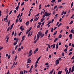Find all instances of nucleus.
<instances>
[{"instance_id": "2", "label": "nucleus", "mask_w": 74, "mask_h": 74, "mask_svg": "<svg viewBox=\"0 0 74 74\" xmlns=\"http://www.w3.org/2000/svg\"><path fill=\"white\" fill-rule=\"evenodd\" d=\"M31 59V58H29L27 60V63H30L31 61H32V60Z\"/></svg>"}, {"instance_id": "14", "label": "nucleus", "mask_w": 74, "mask_h": 74, "mask_svg": "<svg viewBox=\"0 0 74 74\" xmlns=\"http://www.w3.org/2000/svg\"><path fill=\"white\" fill-rule=\"evenodd\" d=\"M58 38H56L54 40V42H56V41L57 40H58Z\"/></svg>"}, {"instance_id": "27", "label": "nucleus", "mask_w": 74, "mask_h": 74, "mask_svg": "<svg viewBox=\"0 0 74 74\" xmlns=\"http://www.w3.org/2000/svg\"><path fill=\"white\" fill-rule=\"evenodd\" d=\"M32 54H33V53H31L29 54V55L28 56V57H29V56H31V55H32Z\"/></svg>"}, {"instance_id": "8", "label": "nucleus", "mask_w": 74, "mask_h": 74, "mask_svg": "<svg viewBox=\"0 0 74 74\" xmlns=\"http://www.w3.org/2000/svg\"><path fill=\"white\" fill-rule=\"evenodd\" d=\"M44 34H42L40 36H41L40 37V38H42V37H44Z\"/></svg>"}, {"instance_id": "58", "label": "nucleus", "mask_w": 74, "mask_h": 74, "mask_svg": "<svg viewBox=\"0 0 74 74\" xmlns=\"http://www.w3.org/2000/svg\"><path fill=\"white\" fill-rule=\"evenodd\" d=\"M23 28V26H21L20 27L19 29H22Z\"/></svg>"}, {"instance_id": "32", "label": "nucleus", "mask_w": 74, "mask_h": 74, "mask_svg": "<svg viewBox=\"0 0 74 74\" xmlns=\"http://www.w3.org/2000/svg\"><path fill=\"white\" fill-rule=\"evenodd\" d=\"M64 51H65V52H67V49L66 48L65 49H64Z\"/></svg>"}, {"instance_id": "54", "label": "nucleus", "mask_w": 74, "mask_h": 74, "mask_svg": "<svg viewBox=\"0 0 74 74\" xmlns=\"http://www.w3.org/2000/svg\"><path fill=\"white\" fill-rule=\"evenodd\" d=\"M9 71H8L6 74H11V73H9Z\"/></svg>"}, {"instance_id": "47", "label": "nucleus", "mask_w": 74, "mask_h": 74, "mask_svg": "<svg viewBox=\"0 0 74 74\" xmlns=\"http://www.w3.org/2000/svg\"><path fill=\"white\" fill-rule=\"evenodd\" d=\"M37 28H39V27H40V25H38L37 27Z\"/></svg>"}, {"instance_id": "18", "label": "nucleus", "mask_w": 74, "mask_h": 74, "mask_svg": "<svg viewBox=\"0 0 74 74\" xmlns=\"http://www.w3.org/2000/svg\"><path fill=\"white\" fill-rule=\"evenodd\" d=\"M54 70V69L52 70V71H51V72L49 73V74H51V73H52Z\"/></svg>"}, {"instance_id": "3", "label": "nucleus", "mask_w": 74, "mask_h": 74, "mask_svg": "<svg viewBox=\"0 0 74 74\" xmlns=\"http://www.w3.org/2000/svg\"><path fill=\"white\" fill-rule=\"evenodd\" d=\"M38 34L39 35V36H41L42 34V33L40 31L38 32Z\"/></svg>"}, {"instance_id": "21", "label": "nucleus", "mask_w": 74, "mask_h": 74, "mask_svg": "<svg viewBox=\"0 0 74 74\" xmlns=\"http://www.w3.org/2000/svg\"><path fill=\"white\" fill-rule=\"evenodd\" d=\"M30 32V30H28L27 31V32H26V34H28L29 32Z\"/></svg>"}, {"instance_id": "50", "label": "nucleus", "mask_w": 74, "mask_h": 74, "mask_svg": "<svg viewBox=\"0 0 74 74\" xmlns=\"http://www.w3.org/2000/svg\"><path fill=\"white\" fill-rule=\"evenodd\" d=\"M11 56V55H9L8 57V59H10V57Z\"/></svg>"}, {"instance_id": "30", "label": "nucleus", "mask_w": 74, "mask_h": 74, "mask_svg": "<svg viewBox=\"0 0 74 74\" xmlns=\"http://www.w3.org/2000/svg\"><path fill=\"white\" fill-rule=\"evenodd\" d=\"M40 13L38 14L36 16H35V17H36V16H39V15H40Z\"/></svg>"}, {"instance_id": "55", "label": "nucleus", "mask_w": 74, "mask_h": 74, "mask_svg": "<svg viewBox=\"0 0 74 74\" xmlns=\"http://www.w3.org/2000/svg\"><path fill=\"white\" fill-rule=\"evenodd\" d=\"M22 44V43H21V42H20L19 43V44L18 45V47H20V46H21V44Z\"/></svg>"}, {"instance_id": "5", "label": "nucleus", "mask_w": 74, "mask_h": 74, "mask_svg": "<svg viewBox=\"0 0 74 74\" xmlns=\"http://www.w3.org/2000/svg\"><path fill=\"white\" fill-rule=\"evenodd\" d=\"M74 71V65L72 67V70H71V73H73Z\"/></svg>"}, {"instance_id": "23", "label": "nucleus", "mask_w": 74, "mask_h": 74, "mask_svg": "<svg viewBox=\"0 0 74 74\" xmlns=\"http://www.w3.org/2000/svg\"><path fill=\"white\" fill-rule=\"evenodd\" d=\"M58 7L57 5H56L54 6V10H55L56 8Z\"/></svg>"}, {"instance_id": "49", "label": "nucleus", "mask_w": 74, "mask_h": 74, "mask_svg": "<svg viewBox=\"0 0 74 74\" xmlns=\"http://www.w3.org/2000/svg\"><path fill=\"white\" fill-rule=\"evenodd\" d=\"M74 14H73V15L71 17V19H72L73 17H74Z\"/></svg>"}, {"instance_id": "9", "label": "nucleus", "mask_w": 74, "mask_h": 74, "mask_svg": "<svg viewBox=\"0 0 74 74\" xmlns=\"http://www.w3.org/2000/svg\"><path fill=\"white\" fill-rule=\"evenodd\" d=\"M19 5H17V6L16 7V10H17V11H18V9H19Z\"/></svg>"}, {"instance_id": "29", "label": "nucleus", "mask_w": 74, "mask_h": 74, "mask_svg": "<svg viewBox=\"0 0 74 74\" xmlns=\"http://www.w3.org/2000/svg\"><path fill=\"white\" fill-rule=\"evenodd\" d=\"M17 55H16L15 57L14 60H16V59L17 58Z\"/></svg>"}, {"instance_id": "31", "label": "nucleus", "mask_w": 74, "mask_h": 74, "mask_svg": "<svg viewBox=\"0 0 74 74\" xmlns=\"http://www.w3.org/2000/svg\"><path fill=\"white\" fill-rule=\"evenodd\" d=\"M9 39V37H8L7 39V40H6V42L7 43L8 42V40Z\"/></svg>"}, {"instance_id": "25", "label": "nucleus", "mask_w": 74, "mask_h": 74, "mask_svg": "<svg viewBox=\"0 0 74 74\" xmlns=\"http://www.w3.org/2000/svg\"><path fill=\"white\" fill-rule=\"evenodd\" d=\"M58 37H59V38H61V37H62V35L61 34H60Z\"/></svg>"}, {"instance_id": "41", "label": "nucleus", "mask_w": 74, "mask_h": 74, "mask_svg": "<svg viewBox=\"0 0 74 74\" xmlns=\"http://www.w3.org/2000/svg\"><path fill=\"white\" fill-rule=\"evenodd\" d=\"M20 15H21L20 14H19L18 15L17 17V18H19V16H20Z\"/></svg>"}, {"instance_id": "62", "label": "nucleus", "mask_w": 74, "mask_h": 74, "mask_svg": "<svg viewBox=\"0 0 74 74\" xmlns=\"http://www.w3.org/2000/svg\"><path fill=\"white\" fill-rule=\"evenodd\" d=\"M14 34V32H13L12 33V36H13Z\"/></svg>"}, {"instance_id": "51", "label": "nucleus", "mask_w": 74, "mask_h": 74, "mask_svg": "<svg viewBox=\"0 0 74 74\" xmlns=\"http://www.w3.org/2000/svg\"><path fill=\"white\" fill-rule=\"evenodd\" d=\"M38 24H39V25H41L42 24V23H41V22H39L38 23Z\"/></svg>"}, {"instance_id": "43", "label": "nucleus", "mask_w": 74, "mask_h": 74, "mask_svg": "<svg viewBox=\"0 0 74 74\" xmlns=\"http://www.w3.org/2000/svg\"><path fill=\"white\" fill-rule=\"evenodd\" d=\"M18 18H17L16 19V23H17V22H18Z\"/></svg>"}, {"instance_id": "28", "label": "nucleus", "mask_w": 74, "mask_h": 74, "mask_svg": "<svg viewBox=\"0 0 74 74\" xmlns=\"http://www.w3.org/2000/svg\"><path fill=\"white\" fill-rule=\"evenodd\" d=\"M68 68L67 67H65V71H67V70Z\"/></svg>"}, {"instance_id": "12", "label": "nucleus", "mask_w": 74, "mask_h": 74, "mask_svg": "<svg viewBox=\"0 0 74 74\" xmlns=\"http://www.w3.org/2000/svg\"><path fill=\"white\" fill-rule=\"evenodd\" d=\"M39 38H40V35L38 34H37V40H38L39 39Z\"/></svg>"}, {"instance_id": "44", "label": "nucleus", "mask_w": 74, "mask_h": 74, "mask_svg": "<svg viewBox=\"0 0 74 74\" xmlns=\"http://www.w3.org/2000/svg\"><path fill=\"white\" fill-rule=\"evenodd\" d=\"M62 55L63 56L64 55V53L62 52Z\"/></svg>"}, {"instance_id": "45", "label": "nucleus", "mask_w": 74, "mask_h": 74, "mask_svg": "<svg viewBox=\"0 0 74 74\" xmlns=\"http://www.w3.org/2000/svg\"><path fill=\"white\" fill-rule=\"evenodd\" d=\"M24 4H25V2H23L21 4V5H24Z\"/></svg>"}, {"instance_id": "64", "label": "nucleus", "mask_w": 74, "mask_h": 74, "mask_svg": "<svg viewBox=\"0 0 74 74\" xmlns=\"http://www.w3.org/2000/svg\"><path fill=\"white\" fill-rule=\"evenodd\" d=\"M33 21V18L32 19L30 20V22H32V21Z\"/></svg>"}, {"instance_id": "60", "label": "nucleus", "mask_w": 74, "mask_h": 74, "mask_svg": "<svg viewBox=\"0 0 74 74\" xmlns=\"http://www.w3.org/2000/svg\"><path fill=\"white\" fill-rule=\"evenodd\" d=\"M73 51V48H71L70 50H69V52H71V51Z\"/></svg>"}, {"instance_id": "40", "label": "nucleus", "mask_w": 74, "mask_h": 74, "mask_svg": "<svg viewBox=\"0 0 74 74\" xmlns=\"http://www.w3.org/2000/svg\"><path fill=\"white\" fill-rule=\"evenodd\" d=\"M71 33H73L74 32V29H72L71 31Z\"/></svg>"}, {"instance_id": "59", "label": "nucleus", "mask_w": 74, "mask_h": 74, "mask_svg": "<svg viewBox=\"0 0 74 74\" xmlns=\"http://www.w3.org/2000/svg\"><path fill=\"white\" fill-rule=\"evenodd\" d=\"M16 42H14V43L13 44V45H16Z\"/></svg>"}, {"instance_id": "1", "label": "nucleus", "mask_w": 74, "mask_h": 74, "mask_svg": "<svg viewBox=\"0 0 74 74\" xmlns=\"http://www.w3.org/2000/svg\"><path fill=\"white\" fill-rule=\"evenodd\" d=\"M51 14V13H48L47 12H46L45 13V15H46V16H49Z\"/></svg>"}, {"instance_id": "10", "label": "nucleus", "mask_w": 74, "mask_h": 74, "mask_svg": "<svg viewBox=\"0 0 74 74\" xmlns=\"http://www.w3.org/2000/svg\"><path fill=\"white\" fill-rule=\"evenodd\" d=\"M71 68H70L69 69V71L68 73L67 74H70V73H71Z\"/></svg>"}, {"instance_id": "4", "label": "nucleus", "mask_w": 74, "mask_h": 74, "mask_svg": "<svg viewBox=\"0 0 74 74\" xmlns=\"http://www.w3.org/2000/svg\"><path fill=\"white\" fill-rule=\"evenodd\" d=\"M56 65H57L58 64H59V60H57L56 61Z\"/></svg>"}, {"instance_id": "36", "label": "nucleus", "mask_w": 74, "mask_h": 74, "mask_svg": "<svg viewBox=\"0 0 74 74\" xmlns=\"http://www.w3.org/2000/svg\"><path fill=\"white\" fill-rule=\"evenodd\" d=\"M10 21H9L8 22V26H9L10 25Z\"/></svg>"}, {"instance_id": "33", "label": "nucleus", "mask_w": 74, "mask_h": 74, "mask_svg": "<svg viewBox=\"0 0 74 74\" xmlns=\"http://www.w3.org/2000/svg\"><path fill=\"white\" fill-rule=\"evenodd\" d=\"M55 44H54L53 45V49L54 48H55Z\"/></svg>"}, {"instance_id": "48", "label": "nucleus", "mask_w": 74, "mask_h": 74, "mask_svg": "<svg viewBox=\"0 0 74 74\" xmlns=\"http://www.w3.org/2000/svg\"><path fill=\"white\" fill-rule=\"evenodd\" d=\"M45 34H48V30H47L45 33Z\"/></svg>"}, {"instance_id": "63", "label": "nucleus", "mask_w": 74, "mask_h": 74, "mask_svg": "<svg viewBox=\"0 0 74 74\" xmlns=\"http://www.w3.org/2000/svg\"><path fill=\"white\" fill-rule=\"evenodd\" d=\"M45 65H48V62L46 63L45 64Z\"/></svg>"}, {"instance_id": "22", "label": "nucleus", "mask_w": 74, "mask_h": 74, "mask_svg": "<svg viewBox=\"0 0 74 74\" xmlns=\"http://www.w3.org/2000/svg\"><path fill=\"white\" fill-rule=\"evenodd\" d=\"M18 52H19L21 51V49L20 48H19L18 49Z\"/></svg>"}, {"instance_id": "38", "label": "nucleus", "mask_w": 74, "mask_h": 74, "mask_svg": "<svg viewBox=\"0 0 74 74\" xmlns=\"http://www.w3.org/2000/svg\"><path fill=\"white\" fill-rule=\"evenodd\" d=\"M51 23V21H50L49 23H48L47 25H50Z\"/></svg>"}, {"instance_id": "53", "label": "nucleus", "mask_w": 74, "mask_h": 74, "mask_svg": "<svg viewBox=\"0 0 74 74\" xmlns=\"http://www.w3.org/2000/svg\"><path fill=\"white\" fill-rule=\"evenodd\" d=\"M35 51L37 52L38 51V48H36L35 50Z\"/></svg>"}, {"instance_id": "26", "label": "nucleus", "mask_w": 74, "mask_h": 74, "mask_svg": "<svg viewBox=\"0 0 74 74\" xmlns=\"http://www.w3.org/2000/svg\"><path fill=\"white\" fill-rule=\"evenodd\" d=\"M73 5H74V3H73V2H72L71 5V7H73Z\"/></svg>"}, {"instance_id": "15", "label": "nucleus", "mask_w": 74, "mask_h": 74, "mask_svg": "<svg viewBox=\"0 0 74 74\" xmlns=\"http://www.w3.org/2000/svg\"><path fill=\"white\" fill-rule=\"evenodd\" d=\"M62 23H60L59 25H58V27H60V26H61V25H62Z\"/></svg>"}, {"instance_id": "17", "label": "nucleus", "mask_w": 74, "mask_h": 74, "mask_svg": "<svg viewBox=\"0 0 74 74\" xmlns=\"http://www.w3.org/2000/svg\"><path fill=\"white\" fill-rule=\"evenodd\" d=\"M62 71H59L58 72V74H62Z\"/></svg>"}, {"instance_id": "52", "label": "nucleus", "mask_w": 74, "mask_h": 74, "mask_svg": "<svg viewBox=\"0 0 74 74\" xmlns=\"http://www.w3.org/2000/svg\"><path fill=\"white\" fill-rule=\"evenodd\" d=\"M36 36H37V35H36L34 37V40H36Z\"/></svg>"}, {"instance_id": "24", "label": "nucleus", "mask_w": 74, "mask_h": 74, "mask_svg": "<svg viewBox=\"0 0 74 74\" xmlns=\"http://www.w3.org/2000/svg\"><path fill=\"white\" fill-rule=\"evenodd\" d=\"M74 22V21H71V22L69 24H72V23H73Z\"/></svg>"}, {"instance_id": "57", "label": "nucleus", "mask_w": 74, "mask_h": 74, "mask_svg": "<svg viewBox=\"0 0 74 74\" xmlns=\"http://www.w3.org/2000/svg\"><path fill=\"white\" fill-rule=\"evenodd\" d=\"M17 48H18V45H17L16 46L15 48V49H17Z\"/></svg>"}, {"instance_id": "6", "label": "nucleus", "mask_w": 74, "mask_h": 74, "mask_svg": "<svg viewBox=\"0 0 74 74\" xmlns=\"http://www.w3.org/2000/svg\"><path fill=\"white\" fill-rule=\"evenodd\" d=\"M69 37H70V39L73 38V37H72V34H71L69 35Z\"/></svg>"}, {"instance_id": "56", "label": "nucleus", "mask_w": 74, "mask_h": 74, "mask_svg": "<svg viewBox=\"0 0 74 74\" xmlns=\"http://www.w3.org/2000/svg\"><path fill=\"white\" fill-rule=\"evenodd\" d=\"M21 34H22V32H20V33L18 34V36H21Z\"/></svg>"}, {"instance_id": "61", "label": "nucleus", "mask_w": 74, "mask_h": 74, "mask_svg": "<svg viewBox=\"0 0 74 74\" xmlns=\"http://www.w3.org/2000/svg\"><path fill=\"white\" fill-rule=\"evenodd\" d=\"M54 2H55V1H54L53 0H52L51 1V3H54Z\"/></svg>"}, {"instance_id": "39", "label": "nucleus", "mask_w": 74, "mask_h": 74, "mask_svg": "<svg viewBox=\"0 0 74 74\" xmlns=\"http://www.w3.org/2000/svg\"><path fill=\"white\" fill-rule=\"evenodd\" d=\"M64 11L62 12L61 13V15H63V14H64Z\"/></svg>"}, {"instance_id": "20", "label": "nucleus", "mask_w": 74, "mask_h": 74, "mask_svg": "<svg viewBox=\"0 0 74 74\" xmlns=\"http://www.w3.org/2000/svg\"><path fill=\"white\" fill-rule=\"evenodd\" d=\"M58 8H59V9H60V8H63V6H58Z\"/></svg>"}, {"instance_id": "34", "label": "nucleus", "mask_w": 74, "mask_h": 74, "mask_svg": "<svg viewBox=\"0 0 74 74\" xmlns=\"http://www.w3.org/2000/svg\"><path fill=\"white\" fill-rule=\"evenodd\" d=\"M32 52V50H31L29 51V54L30 53H31V52Z\"/></svg>"}, {"instance_id": "13", "label": "nucleus", "mask_w": 74, "mask_h": 74, "mask_svg": "<svg viewBox=\"0 0 74 74\" xmlns=\"http://www.w3.org/2000/svg\"><path fill=\"white\" fill-rule=\"evenodd\" d=\"M29 21H28L27 22H26V23H25V25H29Z\"/></svg>"}, {"instance_id": "11", "label": "nucleus", "mask_w": 74, "mask_h": 74, "mask_svg": "<svg viewBox=\"0 0 74 74\" xmlns=\"http://www.w3.org/2000/svg\"><path fill=\"white\" fill-rule=\"evenodd\" d=\"M38 20V18H37V17H35L34 19V21H37Z\"/></svg>"}, {"instance_id": "37", "label": "nucleus", "mask_w": 74, "mask_h": 74, "mask_svg": "<svg viewBox=\"0 0 74 74\" xmlns=\"http://www.w3.org/2000/svg\"><path fill=\"white\" fill-rule=\"evenodd\" d=\"M30 32L28 34V37H29V36H30Z\"/></svg>"}, {"instance_id": "16", "label": "nucleus", "mask_w": 74, "mask_h": 74, "mask_svg": "<svg viewBox=\"0 0 74 74\" xmlns=\"http://www.w3.org/2000/svg\"><path fill=\"white\" fill-rule=\"evenodd\" d=\"M57 33V31L55 32H54L53 34V36H54L55 35H56V34Z\"/></svg>"}, {"instance_id": "46", "label": "nucleus", "mask_w": 74, "mask_h": 74, "mask_svg": "<svg viewBox=\"0 0 74 74\" xmlns=\"http://www.w3.org/2000/svg\"><path fill=\"white\" fill-rule=\"evenodd\" d=\"M12 10H11L9 13V15H10L11 13H12Z\"/></svg>"}, {"instance_id": "42", "label": "nucleus", "mask_w": 74, "mask_h": 74, "mask_svg": "<svg viewBox=\"0 0 74 74\" xmlns=\"http://www.w3.org/2000/svg\"><path fill=\"white\" fill-rule=\"evenodd\" d=\"M62 1V0H58V3H60V2H61Z\"/></svg>"}, {"instance_id": "35", "label": "nucleus", "mask_w": 74, "mask_h": 74, "mask_svg": "<svg viewBox=\"0 0 74 74\" xmlns=\"http://www.w3.org/2000/svg\"><path fill=\"white\" fill-rule=\"evenodd\" d=\"M73 54V52H70L69 53V55H71L72 54Z\"/></svg>"}, {"instance_id": "7", "label": "nucleus", "mask_w": 74, "mask_h": 74, "mask_svg": "<svg viewBox=\"0 0 74 74\" xmlns=\"http://www.w3.org/2000/svg\"><path fill=\"white\" fill-rule=\"evenodd\" d=\"M58 47H59V44L58 43H57L56 45V49H58Z\"/></svg>"}, {"instance_id": "19", "label": "nucleus", "mask_w": 74, "mask_h": 74, "mask_svg": "<svg viewBox=\"0 0 74 74\" xmlns=\"http://www.w3.org/2000/svg\"><path fill=\"white\" fill-rule=\"evenodd\" d=\"M14 23L11 26V29H12V27L14 26Z\"/></svg>"}]
</instances>
